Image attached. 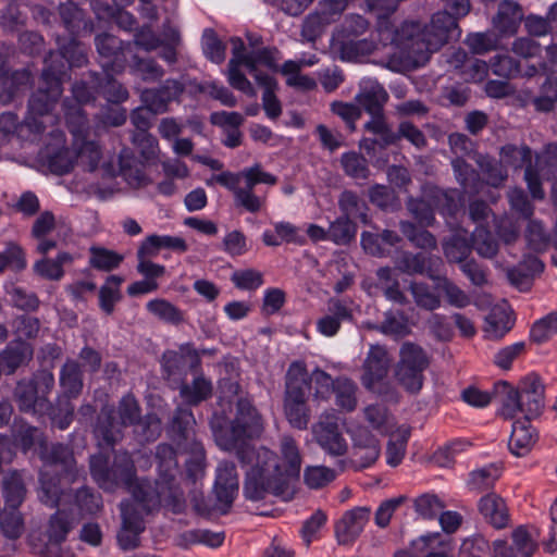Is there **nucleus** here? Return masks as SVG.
I'll return each instance as SVG.
<instances>
[{"label":"nucleus","instance_id":"nucleus-1","mask_svg":"<svg viewBox=\"0 0 557 557\" xmlns=\"http://www.w3.org/2000/svg\"><path fill=\"white\" fill-rule=\"evenodd\" d=\"M280 453L284 468L278 456L271 449L245 448L238 451L239 463L243 467L251 466L246 473L244 495L247 499L258 502L268 495L290 500L294 497L292 480L300 475L302 458L297 442L290 435H284L280 442Z\"/></svg>","mask_w":557,"mask_h":557},{"label":"nucleus","instance_id":"nucleus-2","mask_svg":"<svg viewBox=\"0 0 557 557\" xmlns=\"http://www.w3.org/2000/svg\"><path fill=\"white\" fill-rule=\"evenodd\" d=\"M335 387V379L320 368L308 372L304 361H293L285 374L283 408L289 424L297 430H306L310 422L311 412L308 399L313 388V399L329 400Z\"/></svg>","mask_w":557,"mask_h":557},{"label":"nucleus","instance_id":"nucleus-3","mask_svg":"<svg viewBox=\"0 0 557 557\" xmlns=\"http://www.w3.org/2000/svg\"><path fill=\"white\" fill-rule=\"evenodd\" d=\"M154 458L157 461L158 478L151 482L141 480L133 491L140 497H148L147 507L163 506L164 509L174 515L183 513L187 504L183 490L181 488L176 474L178 472L177 451L169 443H160L156 447Z\"/></svg>","mask_w":557,"mask_h":557},{"label":"nucleus","instance_id":"nucleus-4","mask_svg":"<svg viewBox=\"0 0 557 557\" xmlns=\"http://www.w3.org/2000/svg\"><path fill=\"white\" fill-rule=\"evenodd\" d=\"M460 33L458 21L448 12L438 11L424 28L417 22H405L396 32V40L410 53L428 59L449 40L458 39Z\"/></svg>","mask_w":557,"mask_h":557},{"label":"nucleus","instance_id":"nucleus-5","mask_svg":"<svg viewBox=\"0 0 557 557\" xmlns=\"http://www.w3.org/2000/svg\"><path fill=\"white\" fill-rule=\"evenodd\" d=\"M495 396L500 398V416L512 420L518 413L523 418L536 419L545 407V385L541 376L534 372L525 375L518 387L506 381L494 384Z\"/></svg>","mask_w":557,"mask_h":557},{"label":"nucleus","instance_id":"nucleus-6","mask_svg":"<svg viewBox=\"0 0 557 557\" xmlns=\"http://www.w3.org/2000/svg\"><path fill=\"white\" fill-rule=\"evenodd\" d=\"M216 442L225 450H235L239 461L238 451L246 448L256 449L248 441L258 438L263 432V421L252 400L248 397H239L236 401V414L228 426H223L221 419L215 413L211 420Z\"/></svg>","mask_w":557,"mask_h":557},{"label":"nucleus","instance_id":"nucleus-7","mask_svg":"<svg viewBox=\"0 0 557 557\" xmlns=\"http://www.w3.org/2000/svg\"><path fill=\"white\" fill-rule=\"evenodd\" d=\"M65 74V66L63 63L59 67L48 64L41 73V84L38 89L33 92L28 99L27 115L24 123L28 131L34 135H40L46 131V120L53 125L58 122V115L53 114L61 95L62 76Z\"/></svg>","mask_w":557,"mask_h":557},{"label":"nucleus","instance_id":"nucleus-8","mask_svg":"<svg viewBox=\"0 0 557 557\" xmlns=\"http://www.w3.org/2000/svg\"><path fill=\"white\" fill-rule=\"evenodd\" d=\"M89 467L91 476L104 490L125 486L132 493L134 486L141 482L136 478L134 460L126 450L115 451L111 466H109L108 456L92 455Z\"/></svg>","mask_w":557,"mask_h":557},{"label":"nucleus","instance_id":"nucleus-9","mask_svg":"<svg viewBox=\"0 0 557 557\" xmlns=\"http://www.w3.org/2000/svg\"><path fill=\"white\" fill-rule=\"evenodd\" d=\"M146 499L148 497H140L136 495L135 491H132L131 499L123 500L120 504L122 522L116 534V542L124 552L140 546V534L146 530L145 517L163 508V506L147 507Z\"/></svg>","mask_w":557,"mask_h":557},{"label":"nucleus","instance_id":"nucleus-10","mask_svg":"<svg viewBox=\"0 0 557 557\" xmlns=\"http://www.w3.org/2000/svg\"><path fill=\"white\" fill-rule=\"evenodd\" d=\"M430 366V357L418 344L405 342L399 350L396 379L409 393H418L424 382V371Z\"/></svg>","mask_w":557,"mask_h":557},{"label":"nucleus","instance_id":"nucleus-11","mask_svg":"<svg viewBox=\"0 0 557 557\" xmlns=\"http://www.w3.org/2000/svg\"><path fill=\"white\" fill-rule=\"evenodd\" d=\"M388 94L385 88L377 82L369 81L361 85L355 100L360 109H363L371 120L364 124V129L376 135L374 125H387L384 114V107L388 101Z\"/></svg>","mask_w":557,"mask_h":557},{"label":"nucleus","instance_id":"nucleus-12","mask_svg":"<svg viewBox=\"0 0 557 557\" xmlns=\"http://www.w3.org/2000/svg\"><path fill=\"white\" fill-rule=\"evenodd\" d=\"M162 372L166 380L183 379L187 375V368L191 373L201 370V357L193 343L178 346L177 350H165L161 360Z\"/></svg>","mask_w":557,"mask_h":557},{"label":"nucleus","instance_id":"nucleus-13","mask_svg":"<svg viewBox=\"0 0 557 557\" xmlns=\"http://www.w3.org/2000/svg\"><path fill=\"white\" fill-rule=\"evenodd\" d=\"M102 72H91L90 78L95 91L108 102L122 103L129 97L127 88L114 78L124 71L123 62H102Z\"/></svg>","mask_w":557,"mask_h":557},{"label":"nucleus","instance_id":"nucleus-14","mask_svg":"<svg viewBox=\"0 0 557 557\" xmlns=\"http://www.w3.org/2000/svg\"><path fill=\"white\" fill-rule=\"evenodd\" d=\"M168 436L177 449L187 448L194 444L202 443L196 431V419L191 409L183 406L175 408L166 428Z\"/></svg>","mask_w":557,"mask_h":557},{"label":"nucleus","instance_id":"nucleus-15","mask_svg":"<svg viewBox=\"0 0 557 557\" xmlns=\"http://www.w3.org/2000/svg\"><path fill=\"white\" fill-rule=\"evenodd\" d=\"M313 434L319 446L329 455L341 457L346 455L348 445L339 431L337 417L324 413L313 426Z\"/></svg>","mask_w":557,"mask_h":557},{"label":"nucleus","instance_id":"nucleus-16","mask_svg":"<svg viewBox=\"0 0 557 557\" xmlns=\"http://www.w3.org/2000/svg\"><path fill=\"white\" fill-rule=\"evenodd\" d=\"M184 91L183 82L168 78L159 87L143 90L140 98L153 114H162L169 110L171 102H180Z\"/></svg>","mask_w":557,"mask_h":557},{"label":"nucleus","instance_id":"nucleus-17","mask_svg":"<svg viewBox=\"0 0 557 557\" xmlns=\"http://www.w3.org/2000/svg\"><path fill=\"white\" fill-rule=\"evenodd\" d=\"M370 515L371 509L369 507H355L347 510L334 527L337 543L339 545H351L363 532Z\"/></svg>","mask_w":557,"mask_h":557},{"label":"nucleus","instance_id":"nucleus-18","mask_svg":"<svg viewBox=\"0 0 557 557\" xmlns=\"http://www.w3.org/2000/svg\"><path fill=\"white\" fill-rule=\"evenodd\" d=\"M376 135L380 140H372V144L377 143L381 148H386L396 145L400 139L405 138L416 148L422 149L426 146L428 140L421 129L409 121H403L398 125V131L394 132L389 125H375Z\"/></svg>","mask_w":557,"mask_h":557},{"label":"nucleus","instance_id":"nucleus-19","mask_svg":"<svg viewBox=\"0 0 557 557\" xmlns=\"http://www.w3.org/2000/svg\"><path fill=\"white\" fill-rule=\"evenodd\" d=\"M125 426L116 419L115 409L106 406L97 417L94 429L98 445L102 448H113L124 437Z\"/></svg>","mask_w":557,"mask_h":557},{"label":"nucleus","instance_id":"nucleus-20","mask_svg":"<svg viewBox=\"0 0 557 557\" xmlns=\"http://www.w3.org/2000/svg\"><path fill=\"white\" fill-rule=\"evenodd\" d=\"M34 347L22 338L10 341L0 351V366L4 375H13L33 360Z\"/></svg>","mask_w":557,"mask_h":557},{"label":"nucleus","instance_id":"nucleus-21","mask_svg":"<svg viewBox=\"0 0 557 557\" xmlns=\"http://www.w3.org/2000/svg\"><path fill=\"white\" fill-rule=\"evenodd\" d=\"M478 510L484 522L496 530H503L510 524V513L505 499L496 493H487L478 502Z\"/></svg>","mask_w":557,"mask_h":557},{"label":"nucleus","instance_id":"nucleus-22","mask_svg":"<svg viewBox=\"0 0 557 557\" xmlns=\"http://www.w3.org/2000/svg\"><path fill=\"white\" fill-rule=\"evenodd\" d=\"M13 397L18 410L24 413L44 416V412L52 408L49 398L39 397L36 387L28 379L17 381L13 391Z\"/></svg>","mask_w":557,"mask_h":557},{"label":"nucleus","instance_id":"nucleus-23","mask_svg":"<svg viewBox=\"0 0 557 557\" xmlns=\"http://www.w3.org/2000/svg\"><path fill=\"white\" fill-rule=\"evenodd\" d=\"M61 23L71 37L90 35L94 23L87 13L74 2L60 3L58 7Z\"/></svg>","mask_w":557,"mask_h":557},{"label":"nucleus","instance_id":"nucleus-24","mask_svg":"<svg viewBox=\"0 0 557 557\" xmlns=\"http://www.w3.org/2000/svg\"><path fill=\"white\" fill-rule=\"evenodd\" d=\"M389 367L391 358L386 348L381 345H371L362 366L363 385L371 388L374 383L382 381L387 375Z\"/></svg>","mask_w":557,"mask_h":557},{"label":"nucleus","instance_id":"nucleus-25","mask_svg":"<svg viewBox=\"0 0 557 557\" xmlns=\"http://www.w3.org/2000/svg\"><path fill=\"white\" fill-rule=\"evenodd\" d=\"M162 249L183 253L188 250V245L182 237L152 234L140 243L136 252L137 260H152Z\"/></svg>","mask_w":557,"mask_h":557},{"label":"nucleus","instance_id":"nucleus-26","mask_svg":"<svg viewBox=\"0 0 557 557\" xmlns=\"http://www.w3.org/2000/svg\"><path fill=\"white\" fill-rule=\"evenodd\" d=\"M327 312L317 321V330L327 337L336 335L343 322H350L354 319L352 311L344 299L331 298L327 302Z\"/></svg>","mask_w":557,"mask_h":557},{"label":"nucleus","instance_id":"nucleus-27","mask_svg":"<svg viewBox=\"0 0 557 557\" xmlns=\"http://www.w3.org/2000/svg\"><path fill=\"white\" fill-rule=\"evenodd\" d=\"M532 419H518L512 423L508 448L516 457L527 456L539 440L536 430L531 424Z\"/></svg>","mask_w":557,"mask_h":557},{"label":"nucleus","instance_id":"nucleus-28","mask_svg":"<svg viewBox=\"0 0 557 557\" xmlns=\"http://www.w3.org/2000/svg\"><path fill=\"white\" fill-rule=\"evenodd\" d=\"M59 384L61 395L58 397L61 401H71L77 398L83 391V371L77 360L66 359L60 369Z\"/></svg>","mask_w":557,"mask_h":557},{"label":"nucleus","instance_id":"nucleus-29","mask_svg":"<svg viewBox=\"0 0 557 557\" xmlns=\"http://www.w3.org/2000/svg\"><path fill=\"white\" fill-rule=\"evenodd\" d=\"M191 383L184 381L180 384V396L183 403L188 407H196L201 403L210 399L213 394V385L211 380L207 379L201 371L196 373Z\"/></svg>","mask_w":557,"mask_h":557},{"label":"nucleus","instance_id":"nucleus-30","mask_svg":"<svg viewBox=\"0 0 557 557\" xmlns=\"http://www.w3.org/2000/svg\"><path fill=\"white\" fill-rule=\"evenodd\" d=\"M39 457L47 466L60 467L62 473H71L75 465L72 449L62 443H41Z\"/></svg>","mask_w":557,"mask_h":557},{"label":"nucleus","instance_id":"nucleus-31","mask_svg":"<svg viewBox=\"0 0 557 557\" xmlns=\"http://www.w3.org/2000/svg\"><path fill=\"white\" fill-rule=\"evenodd\" d=\"M77 38L78 37H70L67 44H59V52H50L45 61L48 60V64H51L54 67H59L61 63H63L65 70L73 66L79 67L85 64L86 55L84 54Z\"/></svg>","mask_w":557,"mask_h":557},{"label":"nucleus","instance_id":"nucleus-32","mask_svg":"<svg viewBox=\"0 0 557 557\" xmlns=\"http://www.w3.org/2000/svg\"><path fill=\"white\" fill-rule=\"evenodd\" d=\"M522 8L513 0H503L493 17L494 27L502 34H512L522 21Z\"/></svg>","mask_w":557,"mask_h":557},{"label":"nucleus","instance_id":"nucleus-33","mask_svg":"<svg viewBox=\"0 0 557 557\" xmlns=\"http://www.w3.org/2000/svg\"><path fill=\"white\" fill-rule=\"evenodd\" d=\"M409 550L419 557H455L450 544L443 542L440 534L423 535L413 540Z\"/></svg>","mask_w":557,"mask_h":557},{"label":"nucleus","instance_id":"nucleus-34","mask_svg":"<svg viewBox=\"0 0 557 557\" xmlns=\"http://www.w3.org/2000/svg\"><path fill=\"white\" fill-rule=\"evenodd\" d=\"M27 495V488L21 472L14 470L2 479L3 508H20Z\"/></svg>","mask_w":557,"mask_h":557},{"label":"nucleus","instance_id":"nucleus-35","mask_svg":"<svg viewBox=\"0 0 557 557\" xmlns=\"http://www.w3.org/2000/svg\"><path fill=\"white\" fill-rule=\"evenodd\" d=\"M12 437L15 446H17L23 453L29 451L35 444L41 448V443L46 442L44 433L37 426L29 424L24 420H15L11 429Z\"/></svg>","mask_w":557,"mask_h":557},{"label":"nucleus","instance_id":"nucleus-36","mask_svg":"<svg viewBox=\"0 0 557 557\" xmlns=\"http://www.w3.org/2000/svg\"><path fill=\"white\" fill-rule=\"evenodd\" d=\"M361 434L355 440L354 463L357 468L363 469L372 466L380 456V443L376 437L364 432V440Z\"/></svg>","mask_w":557,"mask_h":557},{"label":"nucleus","instance_id":"nucleus-37","mask_svg":"<svg viewBox=\"0 0 557 557\" xmlns=\"http://www.w3.org/2000/svg\"><path fill=\"white\" fill-rule=\"evenodd\" d=\"M471 250V239L465 230L456 232L443 243V251L449 262L463 263Z\"/></svg>","mask_w":557,"mask_h":557},{"label":"nucleus","instance_id":"nucleus-38","mask_svg":"<svg viewBox=\"0 0 557 557\" xmlns=\"http://www.w3.org/2000/svg\"><path fill=\"white\" fill-rule=\"evenodd\" d=\"M544 263L536 257H530L524 263L507 271L509 282L520 290L531 287L533 274L542 272Z\"/></svg>","mask_w":557,"mask_h":557},{"label":"nucleus","instance_id":"nucleus-39","mask_svg":"<svg viewBox=\"0 0 557 557\" xmlns=\"http://www.w3.org/2000/svg\"><path fill=\"white\" fill-rule=\"evenodd\" d=\"M397 268L409 275L414 274H428L431 278L432 275L433 259L424 252H409L405 251L397 259Z\"/></svg>","mask_w":557,"mask_h":557},{"label":"nucleus","instance_id":"nucleus-40","mask_svg":"<svg viewBox=\"0 0 557 557\" xmlns=\"http://www.w3.org/2000/svg\"><path fill=\"white\" fill-rule=\"evenodd\" d=\"M257 84L263 88L262 106L267 116L276 120L282 114V106L275 95V78L271 75H257Z\"/></svg>","mask_w":557,"mask_h":557},{"label":"nucleus","instance_id":"nucleus-41","mask_svg":"<svg viewBox=\"0 0 557 557\" xmlns=\"http://www.w3.org/2000/svg\"><path fill=\"white\" fill-rule=\"evenodd\" d=\"M25 531V521L20 508H3L0 512V532L10 541L18 540Z\"/></svg>","mask_w":557,"mask_h":557},{"label":"nucleus","instance_id":"nucleus-42","mask_svg":"<svg viewBox=\"0 0 557 557\" xmlns=\"http://www.w3.org/2000/svg\"><path fill=\"white\" fill-rule=\"evenodd\" d=\"M357 389L358 386L352 380L346 376L336 377L333 391L336 406L346 412L354 411L357 407Z\"/></svg>","mask_w":557,"mask_h":557},{"label":"nucleus","instance_id":"nucleus-43","mask_svg":"<svg viewBox=\"0 0 557 557\" xmlns=\"http://www.w3.org/2000/svg\"><path fill=\"white\" fill-rule=\"evenodd\" d=\"M470 239L472 249H474L479 256L492 259L497 255L499 245L488 228L482 225L476 226L470 235Z\"/></svg>","mask_w":557,"mask_h":557},{"label":"nucleus","instance_id":"nucleus-44","mask_svg":"<svg viewBox=\"0 0 557 557\" xmlns=\"http://www.w3.org/2000/svg\"><path fill=\"white\" fill-rule=\"evenodd\" d=\"M275 53H277L275 48L256 50L242 59L243 65L248 69L249 74L257 81V75H268L258 69V64H262L272 71L277 70Z\"/></svg>","mask_w":557,"mask_h":557},{"label":"nucleus","instance_id":"nucleus-45","mask_svg":"<svg viewBox=\"0 0 557 557\" xmlns=\"http://www.w3.org/2000/svg\"><path fill=\"white\" fill-rule=\"evenodd\" d=\"M149 313L166 323L178 325L184 321V312L164 298L151 299L146 304Z\"/></svg>","mask_w":557,"mask_h":557},{"label":"nucleus","instance_id":"nucleus-46","mask_svg":"<svg viewBox=\"0 0 557 557\" xmlns=\"http://www.w3.org/2000/svg\"><path fill=\"white\" fill-rule=\"evenodd\" d=\"M338 207L344 216L358 219L362 223L368 222V206L352 190H344L338 198Z\"/></svg>","mask_w":557,"mask_h":557},{"label":"nucleus","instance_id":"nucleus-47","mask_svg":"<svg viewBox=\"0 0 557 557\" xmlns=\"http://www.w3.org/2000/svg\"><path fill=\"white\" fill-rule=\"evenodd\" d=\"M399 228L403 235L417 248L434 250L437 247L435 236L425 228H419L414 223L400 221Z\"/></svg>","mask_w":557,"mask_h":557},{"label":"nucleus","instance_id":"nucleus-48","mask_svg":"<svg viewBox=\"0 0 557 557\" xmlns=\"http://www.w3.org/2000/svg\"><path fill=\"white\" fill-rule=\"evenodd\" d=\"M502 469L494 463L487 465L470 473L468 486L471 491L485 492L491 490L500 478Z\"/></svg>","mask_w":557,"mask_h":557},{"label":"nucleus","instance_id":"nucleus-49","mask_svg":"<svg viewBox=\"0 0 557 557\" xmlns=\"http://www.w3.org/2000/svg\"><path fill=\"white\" fill-rule=\"evenodd\" d=\"M499 157L505 168L510 166L515 170H519L523 166L527 168L528 164H532V150L525 145L518 147L512 144H507L500 148Z\"/></svg>","mask_w":557,"mask_h":557},{"label":"nucleus","instance_id":"nucleus-50","mask_svg":"<svg viewBox=\"0 0 557 557\" xmlns=\"http://www.w3.org/2000/svg\"><path fill=\"white\" fill-rule=\"evenodd\" d=\"M161 433V419L153 412L140 417L134 425V434L140 444L154 442Z\"/></svg>","mask_w":557,"mask_h":557},{"label":"nucleus","instance_id":"nucleus-51","mask_svg":"<svg viewBox=\"0 0 557 557\" xmlns=\"http://www.w3.org/2000/svg\"><path fill=\"white\" fill-rule=\"evenodd\" d=\"M120 172L124 180L132 186L144 187L150 184L141 164H133L136 161L128 157L125 151L120 154Z\"/></svg>","mask_w":557,"mask_h":557},{"label":"nucleus","instance_id":"nucleus-52","mask_svg":"<svg viewBox=\"0 0 557 557\" xmlns=\"http://www.w3.org/2000/svg\"><path fill=\"white\" fill-rule=\"evenodd\" d=\"M122 40L117 37L103 33L99 34L95 38V45L99 55L103 59H108L107 62H123V47Z\"/></svg>","mask_w":557,"mask_h":557},{"label":"nucleus","instance_id":"nucleus-53","mask_svg":"<svg viewBox=\"0 0 557 557\" xmlns=\"http://www.w3.org/2000/svg\"><path fill=\"white\" fill-rule=\"evenodd\" d=\"M72 530V522L70 513L64 510H58L53 513L48 523L47 535L49 542L54 545H60L67 537Z\"/></svg>","mask_w":557,"mask_h":557},{"label":"nucleus","instance_id":"nucleus-54","mask_svg":"<svg viewBox=\"0 0 557 557\" xmlns=\"http://www.w3.org/2000/svg\"><path fill=\"white\" fill-rule=\"evenodd\" d=\"M341 165L344 173L354 180H367L370 175L368 160L356 151L344 152Z\"/></svg>","mask_w":557,"mask_h":557},{"label":"nucleus","instance_id":"nucleus-55","mask_svg":"<svg viewBox=\"0 0 557 557\" xmlns=\"http://www.w3.org/2000/svg\"><path fill=\"white\" fill-rule=\"evenodd\" d=\"M89 251V264L96 270L112 271L117 269L124 260L123 255L103 247L92 246Z\"/></svg>","mask_w":557,"mask_h":557},{"label":"nucleus","instance_id":"nucleus-56","mask_svg":"<svg viewBox=\"0 0 557 557\" xmlns=\"http://www.w3.org/2000/svg\"><path fill=\"white\" fill-rule=\"evenodd\" d=\"M123 278L117 275H110L99 289V306L107 314L114 311L115 304L121 299L120 285Z\"/></svg>","mask_w":557,"mask_h":557},{"label":"nucleus","instance_id":"nucleus-57","mask_svg":"<svg viewBox=\"0 0 557 557\" xmlns=\"http://www.w3.org/2000/svg\"><path fill=\"white\" fill-rule=\"evenodd\" d=\"M444 508V502L433 493H424L413 500L414 511L424 520H433L437 518Z\"/></svg>","mask_w":557,"mask_h":557},{"label":"nucleus","instance_id":"nucleus-58","mask_svg":"<svg viewBox=\"0 0 557 557\" xmlns=\"http://www.w3.org/2000/svg\"><path fill=\"white\" fill-rule=\"evenodd\" d=\"M26 265L24 249L15 242H7L5 249L0 251V274L8 268L14 271H22Z\"/></svg>","mask_w":557,"mask_h":557},{"label":"nucleus","instance_id":"nucleus-59","mask_svg":"<svg viewBox=\"0 0 557 557\" xmlns=\"http://www.w3.org/2000/svg\"><path fill=\"white\" fill-rule=\"evenodd\" d=\"M478 164L487 184L493 187L502 186L508 177L507 169L500 160L484 156L478 160Z\"/></svg>","mask_w":557,"mask_h":557},{"label":"nucleus","instance_id":"nucleus-60","mask_svg":"<svg viewBox=\"0 0 557 557\" xmlns=\"http://www.w3.org/2000/svg\"><path fill=\"white\" fill-rule=\"evenodd\" d=\"M357 225L347 216H339L329 226L330 240L336 245H348L355 239Z\"/></svg>","mask_w":557,"mask_h":557},{"label":"nucleus","instance_id":"nucleus-61","mask_svg":"<svg viewBox=\"0 0 557 557\" xmlns=\"http://www.w3.org/2000/svg\"><path fill=\"white\" fill-rule=\"evenodd\" d=\"M182 454H188L189 458L186 460L187 476L196 481L201 478L205 472L206 451L202 443L194 444L187 448L180 450Z\"/></svg>","mask_w":557,"mask_h":557},{"label":"nucleus","instance_id":"nucleus-62","mask_svg":"<svg viewBox=\"0 0 557 557\" xmlns=\"http://www.w3.org/2000/svg\"><path fill=\"white\" fill-rule=\"evenodd\" d=\"M201 46L203 54L208 60L216 64L222 63L225 60V44L218 37V34L212 28H206L202 38Z\"/></svg>","mask_w":557,"mask_h":557},{"label":"nucleus","instance_id":"nucleus-63","mask_svg":"<svg viewBox=\"0 0 557 557\" xmlns=\"http://www.w3.org/2000/svg\"><path fill=\"white\" fill-rule=\"evenodd\" d=\"M27 15L17 1L11 0L2 10L0 25L5 33H15L25 25Z\"/></svg>","mask_w":557,"mask_h":557},{"label":"nucleus","instance_id":"nucleus-64","mask_svg":"<svg viewBox=\"0 0 557 557\" xmlns=\"http://www.w3.org/2000/svg\"><path fill=\"white\" fill-rule=\"evenodd\" d=\"M63 107L65 109L64 114L69 131L75 137L84 136L88 128V120L83 108L72 106L70 99L63 101Z\"/></svg>","mask_w":557,"mask_h":557}]
</instances>
